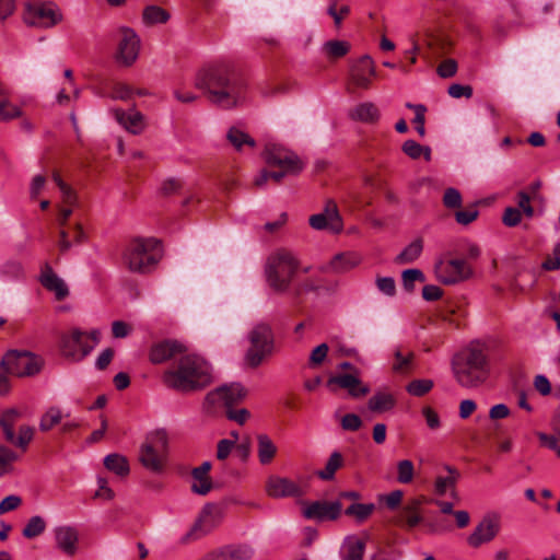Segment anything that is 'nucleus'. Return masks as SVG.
Here are the masks:
<instances>
[{
	"label": "nucleus",
	"mask_w": 560,
	"mask_h": 560,
	"mask_svg": "<svg viewBox=\"0 0 560 560\" xmlns=\"http://www.w3.org/2000/svg\"><path fill=\"white\" fill-rule=\"evenodd\" d=\"M248 340L250 345L245 352L244 362L256 369L273 353L275 337L271 326L267 323L256 324L248 332Z\"/></svg>",
	"instance_id": "423d86ee"
},
{
	"label": "nucleus",
	"mask_w": 560,
	"mask_h": 560,
	"mask_svg": "<svg viewBox=\"0 0 560 560\" xmlns=\"http://www.w3.org/2000/svg\"><path fill=\"white\" fill-rule=\"evenodd\" d=\"M162 258V247L156 238H135L126 247L122 261L132 272H150Z\"/></svg>",
	"instance_id": "39448f33"
},
{
	"label": "nucleus",
	"mask_w": 560,
	"mask_h": 560,
	"mask_svg": "<svg viewBox=\"0 0 560 560\" xmlns=\"http://www.w3.org/2000/svg\"><path fill=\"white\" fill-rule=\"evenodd\" d=\"M337 1L338 0H329L327 13L334 19L335 26L339 28L341 26L343 18L350 13V7L345 4L338 9Z\"/></svg>",
	"instance_id": "09e8293b"
},
{
	"label": "nucleus",
	"mask_w": 560,
	"mask_h": 560,
	"mask_svg": "<svg viewBox=\"0 0 560 560\" xmlns=\"http://www.w3.org/2000/svg\"><path fill=\"white\" fill-rule=\"evenodd\" d=\"M343 465V457L339 452H332L325 468L316 471V476L325 481L332 480L336 471Z\"/></svg>",
	"instance_id": "e433bc0d"
},
{
	"label": "nucleus",
	"mask_w": 560,
	"mask_h": 560,
	"mask_svg": "<svg viewBox=\"0 0 560 560\" xmlns=\"http://www.w3.org/2000/svg\"><path fill=\"white\" fill-rule=\"evenodd\" d=\"M35 368V357L30 351L10 350L0 361V395H7L10 390L9 375H32Z\"/></svg>",
	"instance_id": "0eeeda50"
},
{
	"label": "nucleus",
	"mask_w": 560,
	"mask_h": 560,
	"mask_svg": "<svg viewBox=\"0 0 560 560\" xmlns=\"http://www.w3.org/2000/svg\"><path fill=\"white\" fill-rule=\"evenodd\" d=\"M104 466L119 477H127L130 472L128 459L120 454H109L104 458Z\"/></svg>",
	"instance_id": "f704fd0d"
},
{
	"label": "nucleus",
	"mask_w": 560,
	"mask_h": 560,
	"mask_svg": "<svg viewBox=\"0 0 560 560\" xmlns=\"http://www.w3.org/2000/svg\"><path fill=\"white\" fill-rule=\"evenodd\" d=\"M406 107L409 109H412L415 112V118L412 122L416 125V130L419 133L420 137H424L425 129H424V122H425V112L427 107L422 104H411L407 103Z\"/></svg>",
	"instance_id": "c03bdc74"
},
{
	"label": "nucleus",
	"mask_w": 560,
	"mask_h": 560,
	"mask_svg": "<svg viewBox=\"0 0 560 560\" xmlns=\"http://www.w3.org/2000/svg\"><path fill=\"white\" fill-rule=\"evenodd\" d=\"M22 416L23 412L16 408L3 410L0 416V428L8 442L24 450L33 438V429L31 427H21L19 435H15L13 428L22 419Z\"/></svg>",
	"instance_id": "9b49d317"
},
{
	"label": "nucleus",
	"mask_w": 560,
	"mask_h": 560,
	"mask_svg": "<svg viewBox=\"0 0 560 560\" xmlns=\"http://www.w3.org/2000/svg\"><path fill=\"white\" fill-rule=\"evenodd\" d=\"M450 96L454 98L466 97L469 98L472 95V88L470 85H463L454 83L448 86L447 90Z\"/></svg>",
	"instance_id": "0e129e2a"
},
{
	"label": "nucleus",
	"mask_w": 560,
	"mask_h": 560,
	"mask_svg": "<svg viewBox=\"0 0 560 560\" xmlns=\"http://www.w3.org/2000/svg\"><path fill=\"white\" fill-rule=\"evenodd\" d=\"M245 395L246 390L240 383L222 385L207 394L205 408L211 410L219 407H231L240 402Z\"/></svg>",
	"instance_id": "4468645a"
},
{
	"label": "nucleus",
	"mask_w": 560,
	"mask_h": 560,
	"mask_svg": "<svg viewBox=\"0 0 560 560\" xmlns=\"http://www.w3.org/2000/svg\"><path fill=\"white\" fill-rule=\"evenodd\" d=\"M55 540L58 549L67 556H73L78 549L79 533L72 526H60L55 529Z\"/></svg>",
	"instance_id": "a878e982"
},
{
	"label": "nucleus",
	"mask_w": 560,
	"mask_h": 560,
	"mask_svg": "<svg viewBox=\"0 0 560 560\" xmlns=\"http://www.w3.org/2000/svg\"><path fill=\"white\" fill-rule=\"evenodd\" d=\"M254 550L248 545H231L210 556L209 560H250Z\"/></svg>",
	"instance_id": "bb28decb"
},
{
	"label": "nucleus",
	"mask_w": 560,
	"mask_h": 560,
	"mask_svg": "<svg viewBox=\"0 0 560 560\" xmlns=\"http://www.w3.org/2000/svg\"><path fill=\"white\" fill-rule=\"evenodd\" d=\"M360 262V257L354 253H340L335 255L329 265L326 267V270H331L334 272H346L350 269L358 266Z\"/></svg>",
	"instance_id": "c756f323"
},
{
	"label": "nucleus",
	"mask_w": 560,
	"mask_h": 560,
	"mask_svg": "<svg viewBox=\"0 0 560 560\" xmlns=\"http://www.w3.org/2000/svg\"><path fill=\"white\" fill-rule=\"evenodd\" d=\"M60 349L66 359L80 362L93 351V345H89L85 331L72 328L62 335Z\"/></svg>",
	"instance_id": "f8f14e48"
},
{
	"label": "nucleus",
	"mask_w": 560,
	"mask_h": 560,
	"mask_svg": "<svg viewBox=\"0 0 560 560\" xmlns=\"http://www.w3.org/2000/svg\"><path fill=\"white\" fill-rule=\"evenodd\" d=\"M341 427L346 431H358L362 427V420L355 413H347L341 419Z\"/></svg>",
	"instance_id": "680f3d73"
},
{
	"label": "nucleus",
	"mask_w": 560,
	"mask_h": 560,
	"mask_svg": "<svg viewBox=\"0 0 560 560\" xmlns=\"http://www.w3.org/2000/svg\"><path fill=\"white\" fill-rule=\"evenodd\" d=\"M63 20L60 8L54 2L37 3V28H51Z\"/></svg>",
	"instance_id": "393cba45"
},
{
	"label": "nucleus",
	"mask_w": 560,
	"mask_h": 560,
	"mask_svg": "<svg viewBox=\"0 0 560 560\" xmlns=\"http://www.w3.org/2000/svg\"><path fill=\"white\" fill-rule=\"evenodd\" d=\"M433 387V381L423 378V380H413L407 385V392L416 397H421L429 393Z\"/></svg>",
	"instance_id": "de8ad7c7"
},
{
	"label": "nucleus",
	"mask_w": 560,
	"mask_h": 560,
	"mask_svg": "<svg viewBox=\"0 0 560 560\" xmlns=\"http://www.w3.org/2000/svg\"><path fill=\"white\" fill-rule=\"evenodd\" d=\"M423 249V242L421 238H417L411 242L404 250L396 257L397 264H411L419 258Z\"/></svg>",
	"instance_id": "58836bf2"
},
{
	"label": "nucleus",
	"mask_w": 560,
	"mask_h": 560,
	"mask_svg": "<svg viewBox=\"0 0 560 560\" xmlns=\"http://www.w3.org/2000/svg\"><path fill=\"white\" fill-rule=\"evenodd\" d=\"M360 373L337 374L328 378L327 386L335 390L336 387L347 389L352 398H361L370 393V387L360 380Z\"/></svg>",
	"instance_id": "aec40b11"
},
{
	"label": "nucleus",
	"mask_w": 560,
	"mask_h": 560,
	"mask_svg": "<svg viewBox=\"0 0 560 560\" xmlns=\"http://www.w3.org/2000/svg\"><path fill=\"white\" fill-rule=\"evenodd\" d=\"M489 361L479 347H469L452 359V372L457 384L464 388H477L489 376Z\"/></svg>",
	"instance_id": "7ed1b4c3"
},
{
	"label": "nucleus",
	"mask_w": 560,
	"mask_h": 560,
	"mask_svg": "<svg viewBox=\"0 0 560 560\" xmlns=\"http://www.w3.org/2000/svg\"><path fill=\"white\" fill-rule=\"evenodd\" d=\"M257 456L261 465L270 464L277 455L278 448L273 441L265 433L257 435Z\"/></svg>",
	"instance_id": "c85d7f7f"
},
{
	"label": "nucleus",
	"mask_w": 560,
	"mask_h": 560,
	"mask_svg": "<svg viewBox=\"0 0 560 560\" xmlns=\"http://www.w3.org/2000/svg\"><path fill=\"white\" fill-rule=\"evenodd\" d=\"M349 117L357 121L375 124L380 119V110L374 103L364 102L354 106L350 110Z\"/></svg>",
	"instance_id": "cd10ccee"
},
{
	"label": "nucleus",
	"mask_w": 560,
	"mask_h": 560,
	"mask_svg": "<svg viewBox=\"0 0 560 560\" xmlns=\"http://www.w3.org/2000/svg\"><path fill=\"white\" fill-rule=\"evenodd\" d=\"M21 115L18 106L13 105L9 100H0V122L8 121Z\"/></svg>",
	"instance_id": "603ef678"
},
{
	"label": "nucleus",
	"mask_w": 560,
	"mask_h": 560,
	"mask_svg": "<svg viewBox=\"0 0 560 560\" xmlns=\"http://www.w3.org/2000/svg\"><path fill=\"white\" fill-rule=\"evenodd\" d=\"M365 544L357 537L346 538L341 548L342 560H363Z\"/></svg>",
	"instance_id": "7c9ffc66"
},
{
	"label": "nucleus",
	"mask_w": 560,
	"mask_h": 560,
	"mask_svg": "<svg viewBox=\"0 0 560 560\" xmlns=\"http://www.w3.org/2000/svg\"><path fill=\"white\" fill-rule=\"evenodd\" d=\"M186 348L176 340H163L154 343L149 353V359L153 364H161L167 360L179 358Z\"/></svg>",
	"instance_id": "5701e85b"
},
{
	"label": "nucleus",
	"mask_w": 560,
	"mask_h": 560,
	"mask_svg": "<svg viewBox=\"0 0 560 560\" xmlns=\"http://www.w3.org/2000/svg\"><path fill=\"white\" fill-rule=\"evenodd\" d=\"M308 478L299 476L295 479L272 475L266 481V493L275 499L301 498L308 491Z\"/></svg>",
	"instance_id": "9d476101"
},
{
	"label": "nucleus",
	"mask_w": 560,
	"mask_h": 560,
	"mask_svg": "<svg viewBox=\"0 0 560 560\" xmlns=\"http://www.w3.org/2000/svg\"><path fill=\"white\" fill-rule=\"evenodd\" d=\"M226 139L238 152H241L244 147H256V141L248 133L235 126L229 129Z\"/></svg>",
	"instance_id": "c9c22d12"
},
{
	"label": "nucleus",
	"mask_w": 560,
	"mask_h": 560,
	"mask_svg": "<svg viewBox=\"0 0 560 560\" xmlns=\"http://www.w3.org/2000/svg\"><path fill=\"white\" fill-rule=\"evenodd\" d=\"M500 528L499 516L497 514H487L467 537V544L472 548H479L481 545L492 541L499 534Z\"/></svg>",
	"instance_id": "dca6fc26"
},
{
	"label": "nucleus",
	"mask_w": 560,
	"mask_h": 560,
	"mask_svg": "<svg viewBox=\"0 0 560 560\" xmlns=\"http://www.w3.org/2000/svg\"><path fill=\"white\" fill-rule=\"evenodd\" d=\"M265 160L269 166L293 173H300L303 168V164L296 154L275 144L266 148Z\"/></svg>",
	"instance_id": "f3484780"
},
{
	"label": "nucleus",
	"mask_w": 560,
	"mask_h": 560,
	"mask_svg": "<svg viewBox=\"0 0 560 560\" xmlns=\"http://www.w3.org/2000/svg\"><path fill=\"white\" fill-rule=\"evenodd\" d=\"M477 217H478V210L475 207H471V208H468L465 210H459L455 213V219H456L457 223L463 224V225H467V224L471 223L472 221H475L477 219Z\"/></svg>",
	"instance_id": "e2e57ef3"
},
{
	"label": "nucleus",
	"mask_w": 560,
	"mask_h": 560,
	"mask_svg": "<svg viewBox=\"0 0 560 560\" xmlns=\"http://www.w3.org/2000/svg\"><path fill=\"white\" fill-rule=\"evenodd\" d=\"M376 75L375 65L369 55L362 56L350 70L351 82L363 90L371 86V78Z\"/></svg>",
	"instance_id": "412c9836"
},
{
	"label": "nucleus",
	"mask_w": 560,
	"mask_h": 560,
	"mask_svg": "<svg viewBox=\"0 0 560 560\" xmlns=\"http://www.w3.org/2000/svg\"><path fill=\"white\" fill-rule=\"evenodd\" d=\"M140 51V38L133 30L124 27L120 30V39L117 46L116 60L125 67L132 66Z\"/></svg>",
	"instance_id": "2eb2a0df"
},
{
	"label": "nucleus",
	"mask_w": 560,
	"mask_h": 560,
	"mask_svg": "<svg viewBox=\"0 0 560 560\" xmlns=\"http://www.w3.org/2000/svg\"><path fill=\"white\" fill-rule=\"evenodd\" d=\"M61 420V411L58 408H50L40 419V430L48 431Z\"/></svg>",
	"instance_id": "5fc2aeb1"
},
{
	"label": "nucleus",
	"mask_w": 560,
	"mask_h": 560,
	"mask_svg": "<svg viewBox=\"0 0 560 560\" xmlns=\"http://www.w3.org/2000/svg\"><path fill=\"white\" fill-rule=\"evenodd\" d=\"M16 456L13 451L5 446H0V477L5 475Z\"/></svg>",
	"instance_id": "6e6d98bb"
},
{
	"label": "nucleus",
	"mask_w": 560,
	"mask_h": 560,
	"mask_svg": "<svg viewBox=\"0 0 560 560\" xmlns=\"http://www.w3.org/2000/svg\"><path fill=\"white\" fill-rule=\"evenodd\" d=\"M223 520V510L214 504L207 503L200 510L190 529L183 536L182 541L187 544L200 539L217 528Z\"/></svg>",
	"instance_id": "1a4fd4ad"
},
{
	"label": "nucleus",
	"mask_w": 560,
	"mask_h": 560,
	"mask_svg": "<svg viewBox=\"0 0 560 560\" xmlns=\"http://www.w3.org/2000/svg\"><path fill=\"white\" fill-rule=\"evenodd\" d=\"M38 281L58 302L65 301L70 295L69 285L48 262L40 267Z\"/></svg>",
	"instance_id": "a211bd4d"
},
{
	"label": "nucleus",
	"mask_w": 560,
	"mask_h": 560,
	"mask_svg": "<svg viewBox=\"0 0 560 560\" xmlns=\"http://www.w3.org/2000/svg\"><path fill=\"white\" fill-rule=\"evenodd\" d=\"M114 116L119 125L132 135H140L145 128L144 116L135 108L129 110L115 109Z\"/></svg>",
	"instance_id": "b1692460"
},
{
	"label": "nucleus",
	"mask_w": 560,
	"mask_h": 560,
	"mask_svg": "<svg viewBox=\"0 0 560 560\" xmlns=\"http://www.w3.org/2000/svg\"><path fill=\"white\" fill-rule=\"evenodd\" d=\"M435 276L444 284H455L469 279L471 266L464 259L440 260L434 268Z\"/></svg>",
	"instance_id": "ddd939ff"
},
{
	"label": "nucleus",
	"mask_w": 560,
	"mask_h": 560,
	"mask_svg": "<svg viewBox=\"0 0 560 560\" xmlns=\"http://www.w3.org/2000/svg\"><path fill=\"white\" fill-rule=\"evenodd\" d=\"M413 359L412 352L404 353L401 350L395 351V362L393 369L395 372L404 373L410 370Z\"/></svg>",
	"instance_id": "8fccbe9b"
},
{
	"label": "nucleus",
	"mask_w": 560,
	"mask_h": 560,
	"mask_svg": "<svg viewBox=\"0 0 560 560\" xmlns=\"http://www.w3.org/2000/svg\"><path fill=\"white\" fill-rule=\"evenodd\" d=\"M436 71L441 78H452L457 72V62L454 59H446L439 65Z\"/></svg>",
	"instance_id": "bf43d9fd"
},
{
	"label": "nucleus",
	"mask_w": 560,
	"mask_h": 560,
	"mask_svg": "<svg viewBox=\"0 0 560 560\" xmlns=\"http://www.w3.org/2000/svg\"><path fill=\"white\" fill-rule=\"evenodd\" d=\"M191 476L194 482L191 485V490L194 493L206 495L212 489V481L209 475H200L197 470L192 469Z\"/></svg>",
	"instance_id": "79ce46f5"
},
{
	"label": "nucleus",
	"mask_w": 560,
	"mask_h": 560,
	"mask_svg": "<svg viewBox=\"0 0 560 560\" xmlns=\"http://www.w3.org/2000/svg\"><path fill=\"white\" fill-rule=\"evenodd\" d=\"M323 48L329 58H341L349 52L350 44L346 40H328Z\"/></svg>",
	"instance_id": "37998d69"
},
{
	"label": "nucleus",
	"mask_w": 560,
	"mask_h": 560,
	"mask_svg": "<svg viewBox=\"0 0 560 560\" xmlns=\"http://www.w3.org/2000/svg\"><path fill=\"white\" fill-rule=\"evenodd\" d=\"M443 203L447 208H459L462 205L460 192L455 188H447L443 196Z\"/></svg>",
	"instance_id": "13d9d810"
},
{
	"label": "nucleus",
	"mask_w": 560,
	"mask_h": 560,
	"mask_svg": "<svg viewBox=\"0 0 560 560\" xmlns=\"http://www.w3.org/2000/svg\"><path fill=\"white\" fill-rule=\"evenodd\" d=\"M396 405L395 397L385 392H378L374 394L368 402V407L371 411L376 413H383L392 410Z\"/></svg>",
	"instance_id": "2f4dec72"
},
{
	"label": "nucleus",
	"mask_w": 560,
	"mask_h": 560,
	"mask_svg": "<svg viewBox=\"0 0 560 560\" xmlns=\"http://www.w3.org/2000/svg\"><path fill=\"white\" fill-rule=\"evenodd\" d=\"M422 502V498H413L402 508V517L409 528H413L422 522V516L419 513Z\"/></svg>",
	"instance_id": "72a5a7b5"
},
{
	"label": "nucleus",
	"mask_w": 560,
	"mask_h": 560,
	"mask_svg": "<svg viewBox=\"0 0 560 560\" xmlns=\"http://www.w3.org/2000/svg\"><path fill=\"white\" fill-rule=\"evenodd\" d=\"M374 511V503H352L345 510V514L355 518L358 523H363L373 514Z\"/></svg>",
	"instance_id": "ea45409f"
},
{
	"label": "nucleus",
	"mask_w": 560,
	"mask_h": 560,
	"mask_svg": "<svg viewBox=\"0 0 560 560\" xmlns=\"http://www.w3.org/2000/svg\"><path fill=\"white\" fill-rule=\"evenodd\" d=\"M167 447V434L165 431L159 430L141 445L139 451V462L151 472L160 474L164 469Z\"/></svg>",
	"instance_id": "6e6552de"
},
{
	"label": "nucleus",
	"mask_w": 560,
	"mask_h": 560,
	"mask_svg": "<svg viewBox=\"0 0 560 560\" xmlns=\"http://www.w3.org/2000/svg\"><path fill=\"white\" fill-rule=\"evenodd\" d=\"M522 220V212L517 208L509 207L504 210L502 221L506 226H516Z\"/></svg>",
	"instance_id": "4d7b16f0"
},
{
	"label": "nucleus",
	"mask_w": 560,
	"mask_h": 560,
	"mask_svg": "<svg viewBox=\"0 0 560 560\" xmlns=\"http://www.w3.org/2000/svg\"><path fill=\"white\" fill-rule=\"evenodd\" d=\"M300 267L295 255L285 248L275 250L265 265V275L268 285L277 293L287 292Z\"/></svg>",
	"instance_id": "20e7f679"
},
{
	"label": "nucleus",
	"mask_w": 560,
	"mask_h": 560,
	"mask_svg": "<svg viewBox=\"0 0 560 560\" xmlns=\"http://www.w3.org/2000/svg\"><path fill=\"white\" fill-rule=\"evenodd\" d=\"M194 84L212 104L225 109L238 106L245 97L243 79L228 65L215 63L200 69Z\"/></svg>",
	"instance_id": "f257e3e1"
},
{
	"label": "nucleus",
	"mask_w": 560,
	"mask_h": 560,
	"mask_svg": "<svg viewBox=\"0 0 560 560\" xmlns=\"http://www.w3.org/2000/svg\"><path fill=\"white\" fill-rule=\"evenodd\" d=\"M142 20L147 25L163 24L170 20V13L158 5H149L143 10Z\"/></svg>",
	"instance_id": "4c0bfd02"
},
{
	"label": "nucleus",
	"mask_w": 560,
	"mask_h": 560,
	"mask_svg": "<svg viewBox=\"0 0 560 560\" xmlns=\"http://www.w3.org/2000/svg\"><path fill=\"white\" fill-rule=\"evenodd\" d=\"M328 351L329 348L327 343H320L315 347L310 354L308 365L311 368H317L322 365L327 358Z\"/></svg>",
	"instance_id": "864d4df0"
},
{
	"label": "nucleus",
	"mask_w": 560,
	"mask_h": 560,
	"mask_svg": "<svg viewBox=\"0 0 560 560\" xmlns=\"http://www.w3.org/2000/svg\"><path fill=\"white\" fill-rule=\"evenodd\" d=\"M402 285L407 291H412L415 289V282H424L425 277L420 269H407L401 275Z\"/></svg>",
	"instance_id": "3c124183"
},
{
	"label": "nucleus",
	"mask_w": 560,
	"mask_h": 560,
	"mask_svg": "<svg viewBox=\"0 0 560 560\" xmlns=\"http://www.w3.org/2000/svg\"><path fill=\"white\" fill-rule=\"evenodd\" d=\"M516 201L518 206L517 209L522 210L527 218H532L534 215V208L530 205V197L527 192H517Z\"/></svg>",
	"instance_id": "052dcab7"
},
{
	"label": "nucleus",
	"mask_w": 560,
	"mask_h": 560,
	"mask_svg": "<svg viewBox=\"0 0 560 560\" xmlns=\"http://www.w3.org/2000/svg\"><path fill=\"white\" fill-rule=\"evenodd\" d=\"M415 467L409 459H402L397 463V480L400 483H410L413 479Z\"/></svg>",
	"instance_id": "49530a36"
},
{
	"label": "nucleus",
	"mask_w": 560,
	"mask_h": 560,
	"mask_svg": "<svg viewBox=\"0 0 560 560\" xmlns=\"http://www.w3.org/2000/svg\"><path fill=\"white\" fill-rule=\"evenodd\" d=\"M166 387L180 393L197 392L212 382L209 364L198 355L183 353L162 376Z\"/></svg>",
	"instance_id": "f03ea898"
},
{
	"label": "nucleus",
	"mask_w": 560,
	"mask_h": 560,
	"mask_svg": "<svg viewBox=\"0 0 560 560\" xmlns=\"http://www.w3.org/2000/svg\"><path fill=\"white\" fill-rule=\"evenodd\" d=\"M320 288V285L317 283L314 279H305L304 281L298 283L294 288V295L300 296L304 293L308 292H315Z\"/></svg>",
	"instance_id": "338daca9"
},
{
	"label": "nucleus",
	"mask_w": 560,
	"mask_h": 560,
	"mask_svg": "<svg viewBox=\"0 0 560 560\" xmlns=\"http://www.w3.org/2000/svg\"><path fill=\"white\" fill-rule=\"evenodd\" d=\"M377 289L388 296H393L396 292L395 280L392 277H381L376 279Z\"/></svg>",
	"instance_id": "69168bd1"
},
{
	"label": "nucleus",
	"mask_w": 560,
	"mask_h": 560,
	"mask_svg": "<svg viewBox=\"0 0 560 560\" xmlns=\"http://www.w3.org/2000/svg\"><path fill=\"white\" fill-rule=\"evenodd\" d=\"M308 222L314 230L318 231L328 230L339 233L342 230V220L337 205L331 200L327 201L322 212L311 215Z\"/></svg>",
	"instance_id": "6ab92c4d"
},
{
	"label": "nucleus",
	"mask_w": 560,
	"mask_h": 560,
	"mask_svg": "<svg viewBox=\"0 0 560 560\" xmlns=\"http://www.w3.org/2000/svg\"><path fill=\"white\" fill-rule=\"evenodd\" d=\"M22 500L19 495L11 494L0 502V515L18 509Z\"/></svg>",
	"instance_id": "774afa93"
},
{
	"label": "nucleus",
	"mask_w": 560,
	"mask_h": 560,
	"mask_svg": "<svg viewBox=\"0 0 560 560\" xmlns=\"http://www.w3.org/2000/svg\"><path fill=\"white\" fill-rule=\"evenodd\" d=\"M445 469L448 471V476H439L434 482V491L439 495H444L448 489L452 490V495L455 497V485L459 478L457 469L451 466H446Z\"/></svg>",
	"instance_id": "473e14b6"
},
{
	"label": "nucleus",
	"mask_w": 560,
	"mask_h": 560,
	"mask_svg": "<svg viewBox=\"0 0 560 560\" xmlns=\"http://www.w3.org/2000/svg\"><path fill=\"white\" fill-rule=\"evenodd\" d=\"M401 150L410 159L417 160L421 155H423L425 161L431 160V149L429 147H423V145L419 144L415 140L405 141L401 147Z\"/></svg>",
	"instance_id": "a19ab883"
},
{
	"label": "nucleus",
	"mask_w": 560,
	"mask_h": 560,
	"mask_svg": "<svg viewBox=\"0 0 560 560\" xmlns=\"http://www.w3.org/2000/svg\"><path fill=\"white\" fill-rule=\"evenodd\" d=\"M342 505L339 501L327 502V501H315L308 504L303 515L308 520L325 521L337 520L341 514Z\"/></svg>",
	"instance_id": "4be33fe9"
},
{
	"label": "nucleus",
	"mask_w": 560,
	"mask_h": 560,
	"mask_svg": "<svg viewBox=\"0 0 560 560\" xmlns=\"http://www.w3.org/2000/svg\"><path fill=\"white\" fill-rule=\"evenodd\" d=\"M54 182L56 183V185L60 189L62 201L67 206H70V207L75 206L77 205V194H75V191L68 184H66L62 180V178L60 177V175L57 174V173L54 174Z\"/></svg>",
	"instance_id": "a18cd8bd"
}]
</instances>
